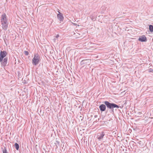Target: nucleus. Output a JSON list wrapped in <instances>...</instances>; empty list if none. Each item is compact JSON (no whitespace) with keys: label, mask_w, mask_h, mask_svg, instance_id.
I'll return each mask as SVG.
<instances>
[{"label":"nucleus","mask_w":153,"mask_h":153,"mask_svg":"<svg viewBox=\"0 0 153 153\" xmlns=\"http://www.w3.org/2000/svg\"><path fill=\"white\" fill-rule=\"evenodd\" d=\"M104 103L105 105L101 104L99 106V108L101 111H105L106 108L105 105L107 108L112 109L111 113H114V108H119V106L117 105L114 103H111L107 101H105Z\"/></svg>","instance_id":"f257e3e1"},{"label":"nucleus","mask_w":153,"mask_h":153,"mask_svg":"<svg viewBox=\"0 0 153 153\" xmlns=\"http://www.w3.org/2000/svg\"><path fill=\"white\" fill-rule=\"evenodd\" d=\"M1 21L3 29H7L8 27V23L6 19V15L5 13H3L2 15Z\"/></svg>","instance_id":"f03ea898"},{"label":"nucleus","mask_w":153,"mask_h":153,"mask_svg":"<svg viewBox=\"0 0 153 153\" xmlns=\"http://www.w3.org/2000/svg\"><path fill=\"white\" fill-rule=\"evenodd\" d=\"M40 56L38 54L34 55L33 58L32 59V63L34 65H36L39 62Z\"/></svg>","instance_id":"7ed1b4c3"},{"label":"nucleus","mask_w":153,"mask_h":153,"mask_svg":"<svg viewBox=\"0 0 153 153\" xmlns=\"http://www.w3.org/2000/svg\"><path fill=\"white\" fill-rule=\"evenodd\" d=\"M105 132L104 131H102L101 132L98 133L97 137V139L99 141L102 140L105 135Z\"/></svg>","instance_id":"20e7f679"},{"label":"nucleus","mask_w":153,"mask_h":153,"mask_svg":"<svg viewBox=\"0 0 153 153\" xmlns=\"http://www.w3.org/2000/svg\"><path fill=\"white\" fill-rule=\"evenodd\" d=\"M7 53L5 51H1L0 54V62H1L3 58L5 57Z\"/></svg>","instance_id":"39448f33"},{"label":"nucleus","mask_w":153,"mask_h":153,"mask_svg":"<svg viewBox=\"0 0 153 153\" xmlns=\"http://www.w3.org/2000/svg\"><path fill=\"white\" fill-rule=\"evenodd\" d=\"M138 40L141 42H145L147 41V39L145 35H142L139 36Z\"/></svg>","instance_id":"423d86ee"},{"label":"nucleus","mask_w":153,"mask_h":153,"mask_svg":"<svg viewBox=\"0 0 153 153\" xmlns=\"http://www.w3.org/2000/svg\"><path fill=\"white\" fill-rule=\"evenodd\" d=\"M7 58L5 57L4 59L3 60H2V61L1 62L2 65L3 67H4L7 64Z\"/></svg>","instance_id":"0eeeda50"},{"label":"nucleus","mask_w":153,"mask_h":153,"mask_svg":"<svg viewBox=\"0 0 153 153\" xmlns=\"http://www.w3.org/2000/svg\"><path fill=\"white\" fill-rule=\"evenodd\" d=\"M57 17L60 21H62L63 20L64 17L62 14H61L59 13L57 14Z\"/></svg>","instance_id":"6e6552de"},{"label":"nucleus","mask_w":153,"mask_h":153,"mask_svg":"<svg viewBox=\"0 0 153 153\" xmlns=\"http://www.w3.org/2000/svg\"><path fill=\"white\" fill-rule=\"evenodd\" d=\"M81 64H88V65L89 64L90 62L89 61H88V60H82L81 61Z\"/></svg>","instance_id":"1a4fd4ad"},{"label":"nucleus","mask_w":153,"mask_h":153,"mask_svg":"<svg viewBox=\"0 0 153 153\" xmlns=\"http://www.w3.org/2000/svg\"><path fill=\"white\" fill-rule=\"evenodd\" d=\"M114 24H114L113 25H112V24H110V26H111V27H110L109 29H110V28L113 29V28H114L113 27H114V28H117L118 26H117L116 25H115V26H116V27H115L114 25Z\"/></svg>","instance_id":"9d476101"},{"label":"nucleus","mask_w":153,"mask_h":153,"mask_svg":"<svg viewBox=\"0 0 153 153\" xmlns=\"http://www.w3.org/2000/svg\"><path fill=\"white\" fill-rule=\"evenodd\" d=\"M14 146H15V148L17 150H19V144L18 143H16L15 144Z\"/></svg>","instance_id":"9b49d317"},{"label":"nucleus","mask_w":153,"mask_h":153,"mask_svg":"<svg viewBox=\"0 0 153 153\" xmlns=\"http://www.w3.org/2000/svg\"><path fill=\"white\" fill-rule=\"evenodd\" d=\"M3 149V153H8L6 148L4 147V149L1 148V149Z\"/></svg>","instance_id":"f8f14e48"},{"label":"nucleus","mask_w":153,"mask_h":153,"mask_svg":"<svg viewBox=\"0 0 153 153\" xmlns=\"http://www.w3.org/2000/svg\"><path fill=\"white\" fill-rule=\"evenodd\" d=\"M91 20L93 21H95L96 19V17L93 16V14L91 16Z\"/></svg>","instance_id":"ddd939ff"},{"label":"nucleus","mask_w":153,"mask_h":153,"mask_svg":"<svg viewBox=\"0 0 153 153\" xmlns=\"http://www.w3.org/2000/svg\"><path fill=\"white\" fill-rule=\"evenodd\" d=\"M24 53L27 56L28 55L29 53L27 51H25Z\"/></svg>","instance_id":"4468645a"},{"label":"nucleus","mask_w":153,"mask_h":153,"mask_svg":"<svg viewBox=\"0 0 153 153\" xmlns=\"http://www.w3.org/2000/svg\"><path fill=\"white\" fill-rule=\"evenodd\" d=\"M149 29H153V26L152 25H150L149 26Z\"/></svg>","instance_id":"2eb2a0df"},{"label":"nucleus","mask_w":153,"mask_h":153,"mask_svg":"<svg viewBox=\"0 0 153 153\" xmlns=\"http://www.w3.org/2000/svg\"><path fill=\"white\" fill-rule=\"evenodd\" d=\"M73 24L74 25L76 26V25H77L78 26H79V25H77V24H75V23H73Z\"/></svg>","instance_id":"dca6fc26"},{"label":"nucleus","mask_w":153,"mask_h":153,"mask_svg":"<svg viewBox=\"0 0 153 153\" xmlns=\"http://www.w3.org/2000/svg\"><path fill=\"white\" fill-rule=\"evenodd\" d=\"M149 30L151 32H153V29H149Z\"/></svg>","instance_id":"f3484780"},{"label":"nucleus","mask_w":153,"mask_h":153,"mask_svg":"<svg viewBox=\"0 0 153 153\" xmlns=\"http://www.w3.org/2000/svg\"><path fill=\"white\" fill-rule=\"evenodd\" d=\"M59 37V34H57L56 36V37L58 38Z\"/></svg>","instance_id":"a211bd4d"},{"label":"nucleus","mask_w":153,"mask_h":153,"mask_svg":"<svg viewBox=\"0 0 153 153\" xmlns=\"http://www.w3.org/2000/svg\"><path fill=\"white\" fill-rule=\"evenodd\" d=\"M94 117H97V115H95L94 116Z\"/></svg>","instance_id":"6ab92c4d"}]
</instances>
